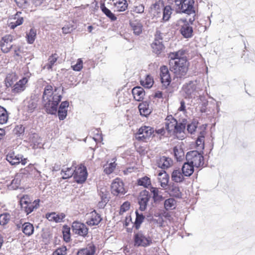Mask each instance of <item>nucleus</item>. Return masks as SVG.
<instances>
[{
  "mask_svg": "<svg viewBox=\"0 0 255 255\" xmlns=\"http://www.w3.org/2000/svg\"><path fill=\"white\" fill-rule=\"evenodd\" d=\"M62 98L61 88L53 87L47 85L44 88L42 99L44 108L47 113L55 114L57 110V106Z\"/></svg>",
  "mask_w": 255,
  "mask_h": 255,
  "instance_id": "1",
  "label": "nucleus"
},
{
  "mask_svg": "<svg viewBox=\"0 0 255 255\" xmlns=\"http://www.w3.org/2000/svg\"><path fill=\"white\" fill-rule=\"evenodd\" d=\"M183 55V52L181 51L170 53L169 55L170 69L177 78L184 76L188 69V63L186 58L182 57Z\"/></svg>",
  "mask_w": 255,
  "mask_h": 255,
  "instance_id": "2",
  "label": "nucleus"
},
{
  "mask_svg": "<svg viewBox=\"0 0 255 255\" xmlns=\"http://www.w3.org/2000/svg\"><path fill=\"white\" fill-rule=\"evenodd\" d=\"M202 90L200 85L197 81H190L183 86L182 94L186 98H194L198 96Z\"/></svg>",
  "mask_w": 255,
  "mask_h": 255,
  "instance_id": "3",
  "label": "nucleus"
},
{
  "mask_svg": "<svg viewBox=\"0 0 255 255\" xmlns=\"http://www.w3.org/2000/svg\"><path fill=\"white\" fill-rule=\"evenodd\" d=\"M186 160L195 167H199L204 164V157L201 153L193 150L187 152Z\"/></svg>",
  "mask_w": 255,
  "mask_h": 255,
  "instance_id": "4",
  "label": "nucleus"
},
{
  "mask_svg": "<svg viewBox=\"0 0 255 255\" xmlns=\"http://www.w3.org/2000/svg\"><path fill=\"white\" fill-rule=\"evenodd\" d=\"M180 26V33L186 38H190L193 35V28L189 22L185 19H180L177 21Z\"/></svg>",
  "mask_w": 255,
  "mask_h": 255,
  "instance_id": "5",
  "label": "nucleus"
},
{
  "mask_svg": "<svg viewBox=\"0 0 255 255\" xmlns=\"http://www.w3.org/2000/svg\"><path fill=\"white\" fill-rule=\"evenodd\" d=\"M154 132L152 128L148 126L141 127L135 135V138L138 140L146 141L152 136Z\"/></svg>",
  "mask_w": 255,
  "mask_h": 255,
  "instance_id": "6",
  "label": "nucleus"
},
{
  "mask_svg": "<svg viewBox=\"0 0 255 255\" xmlns=\"http://www.w3.org/2000/svg\"><path fill=\"white\" fill-rule=\"evenodd\" d=\"M194 0H183L177 12L184 13L187 14L195 13Z\"/></svg>",
  "mask_w": 255,
  "mask_h": 255,
  "instance_id": "7",
  "label": "nucleus"
},
{
  "mask_svg": "<svg viewBox=\"0 0 255 255\" xmlns=\"http://www.w3.org/2000/svg\"><path fill=\"white\" fill-rule=\"evenodd\" d=\"M111 192L114 195H123L126 193L123 181L119 178L114 180L111 184Z\"/></svg>",
  "mask_w": 255,
  "mask_h": 255,
  "instance_id": "8",
  "label": "nucleus"
},
{
  "mask_svg": "<svg viewBox=\"0 0 255 255\" xmlns=\"http://www.w3.org/2000/svg\"><path fill=\"white\" fill-rule=\"evenodd\" d=\"M72 229L75 234L82 237H85L88 232L86 226L84 224L78 221H75L73 223Z\"/></svg>",
  "mask_w": 255,
  "mask_h": 255,
  "instance_id": "9",
  "label": "nucleus"
},
{
  "mask_svg": "<svg viewBox=\"0 0 255 255\" xmlns=\"http://www.w3.org/2000/svg\"><path fill=\"white\" fill-rule=\"evenodd\" d=\"M87 177L86 168L84 166H80L75 170L74 178L78 183H82L85 181Z\"/></svg>",
  "mask_w": 255,
  "mask_h": 255,
  "instance_id": "10",
  "label": "nucleus"
},
{
  "mask_svg": "<svg viewBox=\"0 0 255 255\" xmlns=\"http://www.w3.org/2000/svg\"><path fill=\"white\" fill-rule=\"evenodd\" d=\"M13 41V37L11 35H6L3 36L0 42L1 50L3 53H7L12 48L11 42Z\"/></svg>",
  "mask_w": 255,
  "mask_h": 255,
  "instance_id": "11",
  "label": "nucleus"
},
{
  "mask_svg": "<svg viewBox=\"0 0 255 255\" xmlns=\"http://www.w3.org/2000/svg\"><path fill=\"white\" fill-rule=\"evenodd\" d=\"M151 243V239L141 233H138L134 236V244L136 246L146 247L149 246Z\"/></svg>",
  "mask_w": 255,
  "mask_h": 255,
  "instance_id": "12",
  "label": "nucleus"
},
{
  "mask_svg": "<svg viewBox=\"0 0 255 255\" xmlns=\"http://www.w3.org/2000/svg\"><path fill=\"white\" fill-rule=\"evenodd\" d=\"M86 223L89 226L98 225L102 220L101 216L95 211H92L87 215Z\"/></svg>",
  "mask_w": 255,
  "mask_h": 255,
  "instance_id": "13",
  "label": "nucleus"
},
{
  "mask_svg": "<svg viewBox=\"0 0 255 255\" xmlns=\"http://www.w3.org/2000/svg\"><path fill=\"white\" fill-rule=\"evenodd\" d=\"M164 5L162 2L158 1L153 4L150 7V13L153 17H160Z\"/></svg>",
  "mask_w": 255,
  "mask_h": 255,
  "instance_id": "14",
  "label": "nucleus"
},
{
  "mask_svg": "<svg viewBox=\"0 0 255 255\" xmlns=\"http://www.w3.org/2000/svg\"><path fill=\"white\" fill-rule=\"evenodd\" d=\"M150 196L148 195V192L144 191L140 193L138 198L139 209L144 211L146 207L147 204L149 201Z\"/></svg>",
  "mask_w": 255,
  "mask_h": 255,
  "instance_id": "15",
  "label": "nucleus"
},
{
  "mask_svg": "<svg viewBox=\"0 0 255 255\" xmlns=\"http://www.w3.org/2000/svg\"><path fill=\"white\" fill-rule=\"evenodd\" d=\"M177 123V121L171 115L168 116L164 122L166 130L169 132H173Z\"/></svg>",
  "mask_w": 255,
  "mask_h": 255,
  "instance_id": "16",
  "label": "nucleus"
},
{
  "mask_svg": "<svg viewBox=\"0 0 255 255\" xmlns=\"http://www.w3.org/2000/svg\"><path fill=\"white\" fill-rule=\"evenodd\" d=\"M158 32H157L155 35V40L151 44L152 51L156 54H160L164 49V46L162 41L158 39Z\"/></svg>",
  "mask_w": 255,
  "mask_h": 255,
  "instance_id": "17",
  "label": "nucleus"
},
{
  "mask_svg": "<svg viewBox=\"0 0 255 255\" xmlns=\"http://www.w3.org/2000/svg\"><path fill=\"white\" fill-rule=\"evenodd\" d=\"M157 164L159 168L165 169L172 166L173 161L172 159L169 157L162 156L157 160Z\"/></svg>",
  "mask_w": 255,
  "mask_h": 255,
  "instance_id": "18",
  "label": "nucleus"
},
{
  "mask_svg": "<svg viewBox=\"0 0 255 255\" xmlns=\"http://www.w3.org/2000/svg\"><path fill=\"white\" fill-rule=\"evenodd\" d=\"M28 82V78L24 77L17 82L13 86L12 91L14 93H18L23 91L26 88V84Z\"/></svg>",
  "mask_w": 255,
  "mask_h": 255,
  "instance_id": "19",
  "label": "nucleus"
},
{
  "mask_svg": "<svg viewBox=\"0 0 255 255\" xmlns=\"http://www.w3.org/2000/svg\"><path fill=\"white\" fill-rule=\"evenodd\" d=\"M114 10L117 11H124L128 8L126 0H113Z\"/></svg>",
  "mask_w": 255,
  "mask_h": 255,
  "instance_id": "20",
  "label": "nucleus"
},
{
  "mask_svg": "<svg viewBox=\"0 0 255 255\" xmlns=\"http://www.w3.org/2000/svg\"><path fill=\"white\" fill-rule=\"evenodd\" d=\"M185 124L183 123H177L175 129L172 133L176 134L178 138L182 139L185 137L184 130L185 129Z\"/></svg>",
  "mask_w": 255,
  "mask_h": 255,
  "instance_id": "21",
  "label": "nucleus"
},
{
  "mask_svg": "<svg viewBox=\"0 0 255 255\" xmlns=\"http://www.w3.org/2000/svg\"><path fill=\"white\" fill-rule=\"evenodd\" d=\"M68 106L69 102L67 101L63 102L60 104L58 111V115L60 120H63L66 118L67 114V108Z\"/></svg>",
  "mask_w": 255,
  "mask_h": 255,
  "instance_id": "22",
  "label": "nucleus"
},
{
  "mask_svg": "<svg viewBox=\"0 0 255 255\" xmlns=\"http://www.w3.org/2000/svg\"><path fill=\"white\" fill-rule=\"evenodd\" d=\"M158 180L160 186L163 188H165L168 183L169 177L165 171H162L158 173Z\"/></svg>",
  "mask_w": 255,
  "mask_h": 255,
  "instance_id": "23",
  "label": "nucleus"
},
{
  "mask_svg": "<svg viewBox=\"0 0 255 255\" xmlns=\"http://www.w3.org/2000/svg\"><path fill=\"white\" fill-rule=\"evenodd\" d=\"M138 109L140 115L144 117L149 115L152 111V109L149 107V105L147 101L139 104Z\"/></svg>",
  "mask_w": 255,
  "mask_h": 255,
  "instance_id": "24",
  "label": "nucleus"
},
{
  "mask_svg": "<svg viewBox=\"0 0 255 255\" xmlns=\"http://www.w3.org/2000/svg\"><path fill=\"white\" fill-rule=\"evenodd\" d=\"M132 93L134 99L137 101H141L145 95L143 89L140 87H134L132 90Z\"/></svg>",
  "mask_w": 255,
  "mask_h": 255,
  "instance_id": "25",
  "label": "nucleus"
},
{
  "mask_svg": "<svg viewBox=\"0 0 255 255\" xmlns=\"http://www.w3.org/2000/svg\"><path fill=\"white\" fill-rule=\"evenodd\" d=\"M184 175L179 168L173 170L171 174V179L176 183H180L184 180Z\"/></svg>",
  "mask_w": 255,
  "mask_h": 255,
  "instance_id": "26",
  "label": "nucleus"
},
{
  "mask_svg": "<svg viewBox=\"0 0 255 255\" xmlns=\"http://www.w3.org/2000/svg\"><path fill=\"white\" fill-rule=\"evenodd\" d=\"M21 13L20 12H18L13 16V21H11L8 24V26L11 29H14L16 26L21 25L23 23V17L20 15Z\"/></svg>",
  "mask_w": 255,
  "mask_h": 255,
  "instance_id": "27",
  "label": "nucleus"
},
{
  "mask_svg": "<svg viewBox=\"0 0 255 255\" xmlns=\"http://www.w3.org/2000/svg\"><path fill=\"white\" fill-rule=\"evenodd\" d=\"M22 155L15 154L14 152H10L6 155V160L11 165H16L20 163Z\"/></svg>",
  "mask_w": 255,
  "mask_h": 255,
  "instance_id": "28",
  "label": "nucleus"
},
{
  "mask_svg": "<svg viewBox=\"0 0 255 255\" xmlns=\"http://www.w3.org/2000/svg\"><path fill=\"white\" fill-rule=\"evenodd\" d=\"M65 217V215L63 213L56 214L53 212L46 215V218L49 221H54L56 223L62 222Z\"/></svg>",
  "mask_w": 255,
  "mask_h": 255,
  "instance_id": "29",
  "label": "nucleus"
},
{
  "mask_svg": "<svg viewBox=\"0 0 255 255\" xmlns=\"http://www.w3.org/2000/svg\"><path fill=\"white\" fill-rule=\"evenodd\" d=\"M130 25L134 34L138 35L142 31V25L138 20H134L130 22Z\"/></svg>",
  "mask_w": 255,
  "mask_h": 255,
  "instance_id": "30",
  "label": "nucleus"
},
{
  "mask_svg": "<svg viewBox=\"0 0 255 255\" xmlns=\"http://www.w3.org/2000/svg\"><path fill=\"white\" fill-rule=\"evenodd\" d=\"M36 101L30 99L25 102L24 110L28 113H32L37 107Z\"/></svg>",
  "mask_w": 255,
  "mask_h": 255,
  "instance_id": "31",
  "label": "nucleus"
},
{
  "mask_svg": "<svg viewBox=\"0 0 255 255\" xmlns=\"http://www.w3.org/2000/svg\"><path fill=\"white\" fill-rule=\"evenodd\" d=\"M194 167L193 165L191 164L187 161V162L184 163L183 165L181 171L185 176L189 177L193 174Z\"/></svg>",
  "mask_w": 255,
  "mask_h": 255,
  "instance_id": "32",
  "label": "nucleus"
},
{
  "mask_svg": "<svg viewBox=\"0 0 255 255\" xmlns=\"http://www.w3.org/2000/svg\"><path fill=\"white\" fill-rule=\"evenodd\" d=\"M39 200H35L33 202H31L25 206L22 207L27 215L31 213L35 208H37L39 206Z\"/></svg>",
  "mask_w": 255,
  "mask_h": 255,
  "instance_id": "33",
  "label": "nucleus"
},
{
  "mask_svg": "<svg viewBox=\"0 0 255 255\" xmlns=\"http://www.w3.org/2000/svg\"><path fill=\"white\" fill-rule=\"evenodd\" d=\"M39 200H35L33 202H31L25 206L22 207L27 215L31 213L35 208H37L39 206Z\"/></svg>",
  "mask_w": 255,
  "mask_h": 255,
  "instance_id": "34",
  "label": "nucleus"
},
{
  "mask_svg": "<svg viewBox=\"0 0 255 255\" xmlns=\"http://www.w3.org/2000/svg\"><path fill=\"white\" fill-rule=\"evenodd\" d=\"M95 253V247L93 245H89L86 248L79 250L77 255H93Z\"/></svg>",
  "mask_w": 255,
  "mask_h": 255,
  "instance_id": "35",
  "label": "nucleus"
},
{
  "mask_svg": "<svg viewBox=\"0 0 255 255\" xmlns=\"http://www.w3.org/2000/svg\"><path fill=\"white\" fill-rule=\"evenodd\" d=\"M99 195L101 198V202L103 205L105 204L109 201V192L106 187H103L99 190Z\"/></svg>",
  "mask_w": 255,
  "mask_h": 255,
  "instance_id": "36",
  "label": "nucleus"
},
{
  "mask_svg": "<svg viewBox=\"0 0 255 255\" xmlns=\"http://www.w3.org/2000/svg\"><path fill=\"white\" fill-rule=\"evenodd\" d=\"M21 230L22 232L27 236H30L34 232V227L30 223H24L22 225Z\"/></svg>",
  "mask_w": 255,
  "mask_h": 255,
  "instance_id": "37",
  "label": "nucleus"
},
{
  "mask_svg": "<svg viewBox=\"0 0 255 255\" xmlns=\"http://www.w3.org/2000/svg\"><path fill=\"white\" fill-rule=\"evenodd\" d=\"M172 14V8L171 6L167 5L163 8L162 12V17L161 18V21L166 22L169 20L171 15Z\"/></svg>",
  "mask_w": 255,
  "mask_h": 255,
  "instance_id": "38",
  "label": "nucleus"
},
{
  "mask_svg": "<svg viewBox=\"0 0 255 255\" xmlns=\"http://www.w3.org/2000/svg\"><path fill=\"white\" fill-rule=\"evenodd\" d=\"M75 169L72 167H66L63 168L61 171V175L63 179H67L74 176Z\"/></svg>",
  "mask_w": 255,
  "mask_h": 255,
  "instance_id": "39",
  "label": "nucleus"
},
{
  "mask_svg": "<svg viewBox=\"0 0 255 255\" xmlns=\"http://www.w3.org/2000/svg\"><path fill=\"white\" fill-rule=\"evenodd\" d=\"M8 119V115L6 110L1 106H0V124L3 125L7 123Z\"/></svg>",
  "mask_w": 255,
  "mask_h": 255,
  "instance_id": "40",
  "label": "nucleus"
},
{
  "mask_svg": "<svg viewBox=\"0 0 255 255\" xmlns=\"http://www.w3.org/2000/svg\"><path fill=\"white\" fill-rule=\"evenodd\" d=\"M174 156L178 161H181L184 157V152L179 146H175L173 149Z\"/></svg>",
  "mask_w": 255,
  "mask_h": 255,
  "instance_id": "41",
  "label": "nucleus"
},
{
  "mask_svg": "<svg viewBox=\"0 0 255 255\" xmlns=\"http://www.w3.org/2000/svg\"><path fill=\"white\" fill-rule=\"evenodd\" d=\"M58 56L57 54H55L50 56L48 59V62L46 64H45L43 69H46L48 70H50L52 69V66L54 65L55 63L57 61Z\"/></svg>",
  "mask_w": 255,
  "mask_h": 255,
  "instance_id": "42",
  "label": "nucleus"
},
{
  "mask_svg": "<svg viewBox=\"0 0 255 255\" xmlns=\"http://www.w3.org/2000/svg\"><path fill=\"white\" fill-rule=\"evenodd\" d=\"M140 84L145 88H150L153 85V80L151 76L147 75L144 80L140 81Z\"/></svg>",
  "mask_w": 255,
  "mask_h": 255,
  "instance_id": "43",
  "label": "nucleus"
},
{
  "mask_svg": "<svg viewBox=\"0 0 255 255\" xmlns=\"http://www.w3.org/2000/svg\"><path fill=\"white\" fill-rule=\"evenodd\" d=\"M176 201L173 198L166 199L164 202V207L166 210H172L176 207Z\"/></svg>",
  "mask_w": 255,
  "mask_h": 255,
  "instance_id": "44",
  "label": "nucleus"
},
{
  "mask_svg": "<svg viewBox=\"0 0 255 255\" xmlns=\"http://www.w3.org/2000/svg\"><path fill=\"white\" fill-rule=\"evenodd\" d=\"M170 195L178 198H181L182 192L180 190V188L177 186H172L170 190Z\"/></svg>",
  "mask_w": 255,
  "mask_h": 255,
  "instance_id": "45",
  "label": "nucleus"
},
{
  "mask_svg": "<svg viewBox=\"0 0 255 255\" xmlns=\"http://www.w3.org/2000/svg\"><path fill=\"white\" fill-rule=\"evenodd\" d=\"M117 164L115 162L107 164L104 166V171L107 174L112 173L116 168Z\"/></svg>",
  "mask_w": 255,
  "mask_h": 255,
  "instance_id": "46",
  "label": "nucleus"
},
{
  "mask_svg": "<svg viewBox=\"0 0 255 255\" xmlns=\"http://www.w3.org/2000/svg\"><path fill=\"white\" fill-rule=\"evenodd\" d=\"M138 184L140 186H143L147 188L151 185V181L150 178L147 176H144L138 179Z\"/></svg>",
  "mask_w": 255,
  "mask_h": 255,
  "instance_id": "47",
  "label": "nucleus"
},
{
  "mask_svg": "<svg viewBox=\"0 0 255 255\" xmlns=\"http://www.w3.org/2000/svg\"><path fill=\"white\" fill-rule=\"evenodd\" d=\"M36 35V30L34 29H31L29 32L27 34V42L32 44L34 42Z\"/></svg>",
  "mask_w": 255,
  "mask_h": 255,
  "instance_id": "48",
  "label": "nucleus"
},
{
  "mask_svg": "<svg viewBox=\"0 0 255 255\" xmlns=\"http://www.w3.org/2000/svg\"><path fill=\"white\" fill-rule=\"evenodd\" d=\"M160 77L162 86L164 87L165 88H166L167 86L169 85L171 82V80L170 74L165 76H160Z\"/></svg>",
  "mask_w": 255,
  "mask_h": 255,
  "instance_id": "49",
  "label": "nucleus"
},
{
  "mask_svg": "<svg viewBox=\"0 0 255 255\" xmlns=\"http://www.w3.org/2000/svg\"><path fill=\"white\" fill-rule=\"evenodd\" d=\"M144 217L142 214H139L137 211L136 212V219L134 223L135 228L138 229L140 224L143 222Z\"/></svg>",
  "mask_w": 255,
  "mask_h": 255,
  "instance_id": "50",
  "label": "nucleus"
},
{
  "mask_svg": "<svg viewBox=\"0 0 255 255\" xmlns=\"http://www.w3.org/2000/svg\"><path fill=\"white\" fill-rule=\"evenodd\" d=\"M102 11L112 20H115L117 19L116 16L111 11L110 9L107 8L104 5L101 6Z\"/></svg>",
  "mask_w": 255,
  "mask_h": 255,
  "instance_id": "51",
  "label": "nucleus"
},
{
  "mask_svg": "<svg viewBox=\"0 0 255 255\" xmlns=\"http://www.w3.org/2000/svg\"><path fill=\"white\" fill-rule=\"evenodd\" d=\"M10 220V215L9 214L5 213L0 215V225L2 226L5 225L8 223Z\"/></svg>",
  "mask_w": 255,
  "mask_h": 255,
  "instance_id": "52",
  "label": "nucleus"
},
{
  "mask_svg": "<svg viewBox=\"0 0 255 255\" xmlns=\"http://www.w3.org/2000/svg\"><path fill=\"white\" fill-rule=\"evenodd\" d=\"M75 29V26L73 23H68L62 27V30L64 33L67 34L72 32Z\"/></svg>",
  "mask_w": 255,
  "mask_h": 255,
  "instance_id": "53",
  "label": "nucleus"
},
{
  "mask_svg": "<svg viewBox=\"0 0 255 255\" xmlns=\"http://www.w3.org/2000/svg\"><path fill=\"white\" fill-rule=\"evenodd\" d=\"M66 254L67 248L65 246H62L57 249L53 253V255H66Z\"/></svg>",
  "mask_w": 255,
  "mask_h": 255,
  "instance_id": "54",
  "label": "nucleus"
},
{
  "mask_svg": "<svg viewBox=\"0 0 255 255\" xmlns=\"http://www.w3.org/2000/svg\"><path fill=\"white\" fill-rule=\"evenodd\" d=\"M144 6L142 4L134 5L132 8L131 11L136 13H142L144 12Z\"/></svg>",
  "mask_w": 255,
  "mask_h": 255,
  "instance_id": "55",
  "label": "nucleus"
},
{
  "mask_svg": "<svg viewBox=\"0 0 255 255\" xmlns=\"http://www.w3.org/2000/svg\"><path fill=\"white\" fill-rule=\"evenodd\" d=\"M72 68L73 70L76 71H80L83 68V61L81 59L79 58L77 60L76 63L73 65Z\"/></svg>",
  "mask_w": 255,
  "mask_h": 255,
  "instance_id": "56",
  "label": "nucleus"
},
{
  "mask_svg": "<svg viewBox=\"0 0 255 255\" xmlns=\"http://www.w3.org/2000/svg\"><path fill=\"white\" fill-rule=\"evenodd\" d=\"M30 202H31V200L27 195L23 196L20 200V204L21 208Z\"/></svg>",
  "mask_w": 255,
  "mask_h": 255,
  "instance_id": "57",
  "label": "nucleus"
},
{
  "mask_svg": "<svg viewBox=\"0 0 255 255\" xmlns=\"http://www.w3.org/2000/svg\"><path fill=\"white\" fill-rule=\"evenodd\" d=\"M183 0H168V2L175 7L177 11L178 7L180 6Z\"/></svg>",
  "mask_w": 255,
  "mask_h": 255,
  "instance_id": "58",
  "label": "nucleus"
},
{
  "mask_svg": "<svg viewBox=\"0 0 255 255\" xmlns=\"http://www.w3.org/2000/svg\"><path fill=\"white\" fill-rule=\"evenodd\" d=\"M196 144L199 149H203L204 148V136H200L196 140Z\"/></svg>",
  "mask_w": 255,
  "mask_h": 255,
  "instance_id": "59",
  "label": "nucleus"
},
{
  "mask_svg": "<svg viewBox=\"0 0 255 255\" xmlns=\"http://www.w3.org/2000/svg\"><path fill=\"white\" fill-rule=\"evenodd\" d=\"M18 6L26 8L28 5L27 0H14Z\"/></svg>",
  "mask_w": 255,
  "mask_h": 255,
  "instance_id": "60",
  "label": "nucleus"
},
{
  "mask_svg": "<svg viewBox=\"0 0 255 255\" xmlns=\"http://www.w3.org/2000/svg\"><path fill=\"white\" fill-rule=\"evenodd\" d=\"M168 69L166 66H162L160 68V76L163 75H169Z\"/></svg>",
  "mask_w": 255,
  "mask_h": 255,
  "instance_id": "61",
  "label": "nucleus"
},
{
  "mask_svg": "<svg viewBox=\"0 0 255 255\" xmlns=\"http://www.w3.org/2000/svg\"><path fill=\"white\" fill-rule=\"evenodd\" d=\"M130 207V204L128 202H126L121 206L120 209V213H123L124 212L128 211Z\"/></svg>",
  "mask_w": 255,
  "mask_h": 255,
  "instance_id": "62",
  "label": "nucleus"
},
{
  "mask_svg": "<svg viewBox=\"0 0 255 255\" xmlns=\"http://www.w3.org/2000/svg\"><path fill=\"white\" fill-rule=\"evenodd\" d=\"M196 128H197L196 124L195 123H192L188 125L187 130L190 133H193L195 131Z\"/></svg>",
  "mask_w": 255,
  "mask_h": 255,
  "instance_id": "63",
  "label": "nucleus"
},
{
  "mask_svg": "<svg viewBox=\"0 0 255 255\" xmlns=\"http://www.w3.org/2000/svg\"><path fill=\"white\" fill-rule=\"evenodd\" d=\"M20 183L21 182H20L19 180L17 178L15 177L14 179H13L11 181V185H12V188L14 189H16L17 188H18Z\"/></svg>",
  "mask_w": 255,
  "mask_h": 255,
  "instance_id": "64",
  "label": "nucleus"
}]
</instances>
